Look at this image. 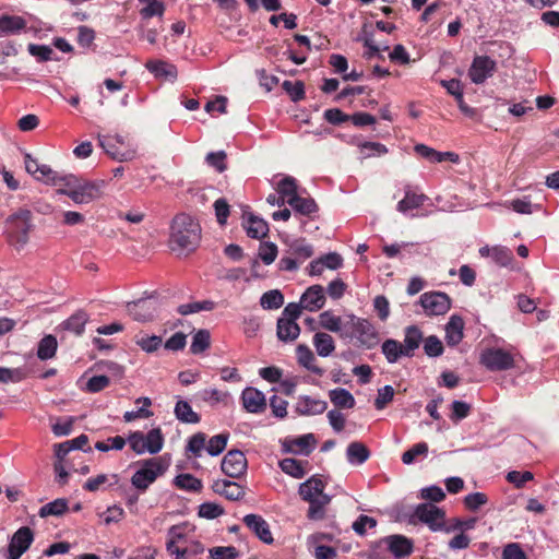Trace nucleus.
Here are the masks:
<instances>
[{
	"instance_id": "f257e3e1",
	"label": "nucleus",
	"mask_w": 559,
	"mask_h": 559,
	"mask_svg": "<svg viewBox=\"0 0 559 559\" xmlns=\"http://www.w3.org/2000/svg\"><path fill=\"white\" fill-rule=\"evenodd\" d=\"M201 241V226L191 215L180 213L170 225L168 246L178 255L193 252Z\"/></svg>"
},
{
	"instance_id": "f03ea898",
	"label": "nucleus",
	"mask_w": 559,
	"mask_h": 559,
	"mask_svg": "<svg viewBox=\"0 0 559 559\" xmlns=\"http://www.w3.org/2000/svg\"><path fill=\"white\" fill-rule=\"evenodd\" d=\"M344 328L341 340L345 343L365 350L373 349L380 344V332L369 319L346 313Z\"/></svg>"
},
{
	"instance_id": "7ed1b4c3",
	"label": "nucleus",
	"mask_w": 559,
	"mask_h": 559,
	"mask_svg": "<svg viewBox=\"0 0 559 559\" xmlns=\"http://www.w3.org/2000/svg\"><path fill=\"white\" fill-rule=\"evenodd\" d=\"M105 187V180H86L69 174L64 187L59 188L57 193L69 197L78 205H83L100 199Z\"/></svg>"
},
{
	"instance_id": "20e7f679",
	"label": "nucleus",
	"mask_w": 559,
	"mask_h": 559,
	"mask_svg": "<svg viewBox=\"0 0 559 559\" xmlns=\"http://www.w3.org/2000/svg\"><path fill=\"white\" fill-rule=\"evenodd\" d=\"M31 229L32 213L21 209L5 219L4 236L9 245L22 250L28 242Z\"/></svg>"
},
{
	"instance_id": "39448f33",
	"label": "nucleus",
	"mask_w": 559,
	"mask_h": 559,
	"mask_svg": "<svg viewBox=\"0 0 559 559\" xmlns=\"http://www.w3.org/2000/svg\"><path fill=\"white\" fill-rule=\"evenodd\" d=\"M383 546L397 559L405 558L413 552V542L409 538L403 535H390L371 546L368 559H384L380 551Z\"/></svg>"
},
{
	"instance_id": "423d86ee",
	"label": "nucleus",
	"mask_w": 559,
	"mask_h": 559,
	"mask_svg": "<svg viewBox=\"0 0 559 559\" xmlns=\"http://www.w3.org/2000/svg\"><path fill=\"white\" fill-rule=\"evenodd\" d=\"M139 465L140 468L131 477V484L134 488L144 492L158 476L164 474L166 466L160 457L140 461Z\"/></svg>"
},
{
	"instance_id": "0eeeda50",
	"label": "nucleus",
	"mask_w": 559,
	"mask_h": 559,
	"mask_svg": "<svg viewBox=\"0 0 559 559\" xmlns=\"http://www.w3.org/2000/svg\"><path fill=\"white\" fill-rule=\"evenodd\" d=\"M414 515L418 521L425 523L431 532H451V528L445 526V512L432 503H419L415 508Z\"/></svg>"
},
{
	"instance_id": "6e6552de",
	"label": "nucleus",
	"mask_w": 559,
	"mask_h": 559,
	"mask_svg": "<svg viewBox=\"0 0 559 559\" xmlns=\"http://www.w3.org/2000/svg\"><path fill=\"white\" fill-rule=\"evenodd\" d=\"M497 71V61L486 55H477L473 58L467 70L471 82L480 85L492 78Z\"/></svg>"
},
{
	"instance_id": "1a4fd4ad",
	"label": "nucleus",
	"mask_w": 559,
	"mask_h": 559,
	"mask_svg": "<svg viewBox=\"0 0 559 559\" xmlns=\"http://www.w3.org/2000/svg\"><path fill=\"white\" fill-rule=\"evenodd\" d=\"M419 304L428 317L443 316L452 306L451 298L443 292H427L419 297Z\"/></svg>"
},
{
	"instance_id": "9d476101",
	"label": "nucleus",
	"mask_w": 559,
	"mask_h": 559,
	"mask_svg": "<svg viewBox=\"0 0 559 559\" xmlns=\"http://www.w3.org/2000/svg\"><path fill=\"white\" fill-rule=\"evenodd\" d=\"M480 364L489 371H504L514 367V358L509 352L493 347L481 353Z\"/></svg>"
},
{
	"instance_id": "9b49d317",
	"label": "nucleus",
	"mask_w": 559,
	"mask_h": 559,
	"mask_svg": "<svg viewBox=\"0 0 559 559\" xmlns=\"http://www.w3.org/2000/svg\"><path fill=\"white\" fill-rule=\"evenodd\" d=\"M222 472L230 478L243 476L248 468V461L245 453L240 450L228 451L221 463Z\"/></svg>"
},
{
	"instance_id": "f8f14e48",
	"label": "nucleus",
	"mask_w": 559,
	"mask_h": 559,
	"mask_svg": "<svg viewBox=\"0 0 559 559\" xmlns=\"http://www.w3.org/2000/svg\"><path fill=\"white\" fill-rule=\"evenodd\" d=\"M33 542V531L28 526L20 527L9 542L7 559H20Z\"/></svg>"
},
{
	"instance_id": "ddd939ff",
	"label": "nucleus",
	"mask_w": 559,
	"mask_h": 559,
	"mask_svg": "<svg viewBox=\"0 0 559 559\" xmlns=\"http://www.w3.org/2000/svg\"><path fill=\"white\" fill-rule=\"evenodd\" d=\"M98 141L106 154H108L114 160L122 163L132 160L136 157V146L133 144H128L127 147L121 148L114 142L111 135H99Z\"/></svg>"
},
{
	"instance_id": "4468645a",
	"label": "nucleus",
	"mask_w": 559,
	"mask_h": 559,
	"mask_svg": "<svg viewBox=\"0 0 559 559\" xmlns=\"http://www.w3.org/2000/svg\"><path fill=\"white\" fill-rule=\"evenodd\" d=\"M317 440L313 433H306L297 438H285L282 442L283 451L295 455L308 456L316 448Z\"/></svg>"
},
{
	"instance_id": "2eb2a0df",
	"label": "nucleus",
	"mask_w": 559,
	"mask_h": 559,
	"mask_svg": "<svg viewBox=\"0 0 559 559\" xmlns=\"http://www.w3.org/2000/svg\"><path fill=\"white\" fill-rule=\"evenodd\" d=\"M128 312L139 322L152 321L157 312L156 301L152 298H142L128 304Z\"/></svg>"
},
{
	"instance_id": "dca6fc26",
	"label": "nucleus",
	"mask_w": 559,
	"mask_h": 559,
	"mask_svg": "<svg viewBox=\"0 0 559 559\" xmlns=\"http://www.w3.org/2000/svg\"><path fill=\"white\" fill-rule=\"evenodd\" d=\"M240 399L243 408L248 413L261 414L266 408V399L264 393L253 386H247L243 389Z\"/></svg>"
},
{
	"instance_id": "f3484780",
	"label": "nucleus",
	"mask_w": 559,
	"mask_h": 559,
	"mask_svg": "<svg viewBox=\"0 0 559 559\" xmlns=\"http://www.w3.org/2000/svg\"><path fill=\"white\" fill-rule=\"evenodd\" d=\"M246 526L264 544L274 542L269 523L259 514H247L243 518Z\"/></svg>"
},
{
	"instance_id": "a211bd4d",
	"label": "nucleus",
	"mask_w": 559,
	"mask_h": 559,
	"mask_svg": "<svg viewBox=\"0 0 559 559\" xmlns=\"http://www.w3.org/2000/svg\"><path fill=\"white\" fill-rule=\"evenodd\" d=\"M301 307L310 312L322 309L325 305L324 288L321 285L308 287L300 297Z\"/></svg>"
},
{
	"instance_id": "6ab92c4d",
	"label": "nucleus",
	"mask_w": 559,
	"mask_h": 559,
	"mask_svg": "<svg viewBox=\"0 0 559 559\" xmlns=\"http://www.w3.org/2000/svg\"><path fill=\"white\" fill-rule=\"evenodd\" d=\"M328 403L323 400L313 399L309 395H300L295 405V412L300 416H313L326 411Z\"/></svg>"
},
{
	"instance_id": "aec40b11",
	"label": "nucleus",
	"mask_w": 559,
	"mask_h": 559,
	"mask_svg": "<svg viewBox=\"0 0 559 559\" xmlns=\"http://www.w3.org/2000/svg\"><path fill=\"white\" fill-rule=\"evenodd\" d=\"M212 489L215 493L224 496L230 501H238L246 495L245 488L236 481L228 479H217L212 484Z\"/></svg>"
},
{
	"instance_id": "412c9836",
	"label": "nucleus",
	"mask_w": 559,
	"mask_h": 559,
	"mask_svg": "<svg viewBox=\"0 0 559 559\" xmlns=\"http://www.w3.org/2000/svg\"><path fill=\"white\" fill-rule=\"evenodd\" d=\"M145 68L154 74L156 79H165L175 82L178 76L177 67L163 60H148Z\"/></svg>"
},
{
	"instance_id": "4be33fe9",
	"label": "nucleus",
	"mask_w": 559,
	"mask_h": 559,
	"mask_svg": "<svg viewBox=\"0 0 559 559\" xmlns=\"http://www.w3.org/2000/svg\"><path fill=\"white\" fill-rule=\"evenodd\" d=\"M464 321L462 317L452 314L445 324V342L449 346L453 347L460 344L464 337Z\"/></svg>"
},
{
	"instance_id": "5701e85b",
	"label": "nucleus",
	"mask_w": 559,
	"mask_h": 559,
	"mask_svg": "<svg viewBox=\"0 0 559 559\" xmlns=\"http://www.w3.org/2000/svg\"><path fill=\"white\" fill-rule=\"evenodd\" d=\"M424 341V335L421 330L417 325H408L404 330V357L412 358L415 355V350L419 348L421 342Z\"/></svg>"
},
{
	"instance_id": "b1692460",
	"label": "nucleus",
	"mask_w": 559,
	"mask_h": 559,
	"mask_svg": "<svg viewBox=\"0 0 559 559\" xmlns=\"http://www.w3.org/2000/svg\"><path fill=\"white\" fill-rule=\"evenodd\" d=\"M346 323V314L335 316L331 310H325L319 314V324L322 329L336 333L342 337Z\"/></svg>"
},
{
	"instance_id": "393cba45",
	"label": "nucleus",
	"mask_w": 559,
	"mask_h": 559,
	"mask_svg": "<svg viewBox=\"0 0 559 559\" xmlns=\"http://www.w3.org/2000/svg\"><path fill=\"white\" fill-rule=\"evenodd\" d=\"M414 151L421 157L432 163H441L447 159L453 163H456L459 160L457 154L453 152H438L426 144H416Z\"/></svg>"
},
{
	"instance_id": "a878e982",
	"label": "nucleus",
	"mask_w": 559,
	"mask_h": 559,
	"mask_svg": "<svg viewBox=\"0 0 559 559\" xmlns=\"http://www.w3.org/2000/svg\"><path fill=\"white\" fill-rule=\"evenodd\" d=\"M371 453L362 442L353 441L347 445L346 459L350 465L359 466L368 461Z\"/></svg>"
},
{
	"instance_id": "bb28decb",
	"label": "nucleus",
	"mask_w": 559,
	"mask_h": 559,
	"mask_svg": "<svg viewBox=\"0 0 559 559\" xmlns=\"http://www.w3.org/2000/svg\"><path fill=\"white\" fill-rule=\"evenodd\" d=\"M297 361L300 366L311 371L317 376H323L324 370L318 367L316 362V357L312 350L306 344H299L296 348Z\"/></svg>"
},
{
	"instance_id": "cd10ccee",
	"label": "nucleus",
	"mask_w": 559,
	"mask_h": 559,
	"mask_svg": "<svg viewBox=\"0 0 559 559\" xmlns=\"http://www.w3.org/2000/svg\"><path fill=\"white\" fill-rule=\"evenodd\" d=\"M243 228L248 237L252 239H261L264 238L269 233L267 223L253 214H250L248 218L243 222Z\"/></svg>"
},
{
	"instance_id": "c85d7f7f",
	"label": "nucleus",
	"mask_w": 559,
	"mask_h": 559,
	"mask_svg": "<svg viewBox=\"0 0 559 559\" xmlns=\"http://www.w3.org/2000/svg\"><path fill=\"white\" fill-rule=\"evenodd\" d=\"M325 484L317 476H311L306 481L299 485L298 492L304 500H311L313 498L325 495Z\"/></svg>"
},
{
	"instance_id": "c756f323",
	"label": "nucleus",
	"mask_w": 559,
	"mask_h": 559,
	"mask_svg": "<svg viewBox=\"0 0 559 559\" xmlns=\"http://www.w3.org/2000/svg\"><path fill=\"white\" fill-rule=\"evenodd\" d=\"M288 205L293 209L295 214L311 217L317 214L319 206L314 199L302 198L299 194L296 198L288 200Z\"/></svg>"
},
{
	"instance_id": "7c9ffc66",
	"label": "nucleus",
	"mask_w": 559,
	"mask_h": 559,
	"mask_svg": "<svg viewBox=\"0 0 559 559\" xmlns=\"http://www.w3.org/2000/svg\"><path fill=\"white\" fill-rule=\"evenodd\" d=\"M88 320L90 316L86 311L78 310L61 323V328L74 333L75 335H82Z\"/></svg>"
},
{
	"instance_id": "2f4dec72",
	"label": "nucleus",
	"mask_w": 559,
	"mask_h": 559,
	"mask_svg": "<svg viewBox=\"0 0 559 559\" xmlns=\"http://www.w3.org/2000/svg\"><path fill=\"white\" fill-rule=\"evenodd\" d=\"M169 539L166 543V550L170 556H174L175 559H187L186 548H179L176 543L185 538V534L182 533L179 526H171L168 530Z\"/></svg>"
},
{
	"instance_id": "473e14b6",
	"label": "nucleus",
	"mask_w": 559,
	"mask_h": 559,
	"mask_svg": "<svg viewBox=\"0 0 559 559\" xmlns=\"http://www.w3.org/2000/svg\"><path fill=\"white\" fill-rule=\"evenodd\" d=\"M300 334V326L297 322L288 321L286 319L277 320L276 335L280 341L288 343L295 341Z\"/></svg>"
},
{
	"instance_id": "72a5a7b5",
	"label": "nucleus",
	"mask_w": 559,
	"mask_h": 559,
	"mask_svg": "<svg viewBox=\"0 0 559 559\" xmlns=\"http://www.w3.org/2000/svg\"><path fill=\"white\" fill-rule=\"evenodd\" d=\"M143 441L146 449V453L152 455L157 454L162 451L165 438L159 427L152 428L146 435L143 433Z\"/></svg>"
},
{
	"instance_id": "f704fd0d",
	"label": "nucleus",
	"mask_w": 559,
	"mask_h": 559,
	"mask_svg": "<svg viewBox=\"0 0 559 559\" xmlns=\"http://www.w3.org/2000/svg\"><path fill=\"white\" fill-rule=\"evenodd\" d=\"M312 343L320 357H329L335 350V342L329 333L317 332L313 335Z\"/></svg>"
},
{
	"instance_id": "c9c22d12",
	"label": "nucleus",
	"mask_w": 559,
	"mask_h": 559,
	"mask_svg": "<svg viewBox=\"0 0 559 559\" xmlns=\"http://www.w3.org/2000/svg\"><path fill=\"white\" fill-rule=\"evenodd\" d=\"M67 175L68 174H59L58 171L53 170L49 165L43 164L39 168V171L37 174V177L35 179L37 181H41L46 185L50 186H63L67 181Z\"/></svg>"
},
{
	"instance_id": "e433bc0d",
	"label": "nucleus",
	"mask_w": 559,
	"mask_h": 559,
	"mask_svg": "<svg viewBox=\"0 0 559 559\" xmlns=\"http://www.w3.org/2000/svg\"><path fill=\"white\" fill-rule=\"evenodd\" d=\"M67 175L68 174H59L58 171L53 170L49 165L43 164L39 168V171L37 174V177L35 179L37 181H41L46 185L50 186H63L67 181Z\"/></svg>"
},
{
	"instance_id": "4c0bfd02",
	"label": "nucleus",
	"mask_w": 559,
	"mask_h": 559,
	"mask_svg": "<svg viewBox=\"0 0 559 559\" xmlns=\"http://www.w3.org/2000/svg\"><path fill=\"white\" fill-rule=\"evenodd\" d=\"M381 353L389 364H396L400 358L404 357L405 350L401 342L388 338L381 345Z\"/></svg>"
},
{
	"instance_id": "58836bf2",
	"label": "nucleus",
	"mask_w": 559,
	"mask_h": 559,
	"mask_svg": "<svg viewBox=\"0 0 559 559\" xmlns=\"http://www.w3.org/2000/svg\"><path fill=\"white\" fill-rule=\"evenodd\" d=\"M306 465H308L307 461H299L292 457H286L278 462V466L283 473L297 479L306 475Z\"/></svg>"
},
{
	"instance_id": "ea45409f",
	"label": "nucleus",
	"mask_w": 559,
	"mask_h": 559,
	"mask_svg": "<svg viewBox=\"0 0 559 559\" xmlns=\"http://www.w3.org/2000/svg\"><path fill=\"white\" fill-rule=\"evenodd\" d=\"M174 413L176 418L183 424H198L201 420L200 415L183 400L177 401Z\"/></svg>"
},
{
	"instance_id": "a19ab883",
	"label": "nucleus",
	"mask_w": 559,
	"mask_h": 559,
	"mask_svg": "<svg viewBox=\"0 0 559 559\" xmlns=\"http://www.w3.org/2000/svg\"><path fill=\"white\" fill-rule=\"evenodd\" d=\"M426 200H428L427 195L406 190L404 198L397 203V210L401 213L406 214L411 210H415L424 205Z\"/></svg>"
},
{
	"instance_id": "79ce46f5",
	"label": "nucleus",
	"mask_w": 559,
	"mask_h": 559,
	"mask_svg": "<svg viewBox=\"0 0 559 559\" xmlns=\"http://www.w3.org/2000/svg\"><path fill=\"white\" fill-rule=\"evenodd\" d=\"M307 501L309 502L307 518L312 521H318L324 518L325 506L330 503L331 498L329 495H321L320 497Z\"/></svg>"
},
{
	"instance_id": "37998d69",
	"label": "nucleus",
	"mask_w": 559,
	"mask_h": 559,
	"mask_svg": "<svg viewBox=\"0 0 559 559\" xmlns=\"http://www.w3.org/2000/svg\"><path fill=\"white\" fill-rule=\"evenodd\" d=\"M288 253L296 259L305 261L313 254L312 246L304 238L293 239L287 242Z\"/></svg>"
},
{
	"instance_id": "c03bdc74",
	"label": "nucleus",
	"mask_w": 559,
	"mask_h": 559,
	"mask_svg": "<svg viewBox=\"0 0 559 559\" xmlns=\"http://www.w3.org/2000/svg\"><path fill=\"white\" fill-rule=\"evenodd\" d=\"M329 397H330V401L336 407L353 408L355 406V399H354L353 394L344 388H336V389L330 390Z\"/></svg>"
},
{
	"instance_id": "a18cd8bd",
	"label": "nucleus",
	"mask_w": 559,
	"mask_h": 559,
	"mask_svg": "<svg viewBox=\"0 0 559 559\" xmlns=\"http://www.w3.org/2000/svg\"><path fill=\"white\" fill-rule=\"evenodd\" d=\"M136 404H142L141 407H139L135 411H127L123 414V420L126 423H131L138 418H150L153 416V412L148 409V407L152 405V401L147 396H142L136 399Z\"/></svg>"
},
{
	"instance_id": "49530a36",
	"label": "nucleus",
	"mask_w": 559,
	"mask_h": 559,
	"mask_svg": "<svg viewBox=\"0 0 559 559\" xmlns=\"http://www.w3.org/2000/svg\"><path fill=\"white\" fill-rule=\"evenodd\" d=\"M26 21L17 15H2L0 17V32L4 34H16L24 29Z\"/></svg>"
},
{
	"instance_id": "de8ad7c7",
	"label": "nucleus",
	"mask_w": 559,
	"mask_h": 559,
	"mask_svg": "<svg viewBox=\"0 0 559 559\" xmlns=\"http://www.w3.org/2000/svg\"><path fill=\"white\" fill-rule=\"evenodd\" d=\"M68 500L66 498H58L44 504L39 509L38 515L40 518H47L50 515L61 516L68 511Z\"/></svg>"
},
{
	"instance_id": "09e8293b",
	"label": "nucleus",
	"mask_w": 559,
	"mask_h": 559,
	"mask_svg": "<svg viewBox=\"0 0 559 559\" xmlns=\"http://www.w3.org/2000/svg\"><path fill=\"white\" fill-rule=\"evenodd\" d=\"M58 347L57 338L53 335L43 337L37 347V357L40 360H48L56 355Z\"/></svg>"
},
{
	"instance_id": "8fccbe9b",
	"label": "nucleus",
	"mask_w": 559,
	"mask_h": 559,
	"mask_svg": "<svg viewBox=\"0 0 559 559\" xmlns=\"http://www.w3.org/2000/svg\"><path fill=\"white\" fill-rule=\"evenodd\" d=\"M278 194H282L287 201L296 198L298 193L297 180L292 176H284L276 185L275 188Z\"/></svg>"
},
{
	"instance_id": "3c124183",
	"label": "nucleus",
	"mask_w": 559,
	"mask_h": 559,
	"mask_svg": "<svg viewBox=\"0 0 559 559\" xmlns=\"http://www.w3.org/2000/svg\"><path fill=\"white\" fill-rule=\"evenodd\" d=\"M211 345V334L207 330L201 329L192 336L190 352L193 355H199L205 352Z\"/></svg>"
},
{
	"instance_id": "603ef678",
	"label": "nucleus",
	"mask_w": 559,
	"mask_h": 559,
	"mask_svg": "<svg viewBox=\"0 0 559 559\" xmlns=\"http://www.w3.org/2000/svg\"><path fill=\"white\" fill-rule=\"evenodd\" d=\"M174 483L178 488L191 492H199L203 487L202 481L191 474H179Z\"/></svg>"
},
{
	"instance_id": "864d4df0",
	"label": "nucleus",
	"mask_w": 559,
	"mask_h": 559,
	"mask_svg": "<svg viewBox=\"0 0 559 559\" xmlns=\"http://www.w3.org/2000/svg\"><path fill=\"white\" fill-rule=\"evenodd\" d=\"M284 304V296L278 289H271L265 292L260 298V305L263 309L274 310L278 309Z\"/></svg>"
},
{
	"instance_id": "5fc2aeb1",
	"label": "nucleus",
	"mask_w": 559,
	"mask_h": 559,
	"mask_svg": "<svg viewBox=\"0 0 559 559\" xmlns=\"http://www.w3.org/2000/svg\"><path fill=\"white\" fill-rule=\"evenodd\" d=\"M165 11H166V5L160 0L157 2H153V3L143 5L139 11V15H140L141 22H146V21L151 20L152 17L162 19L164 16Z\"/></svg>"
},
{
	"instance_id": "6e6d98bb",
	"label": "nucleus",
	"mask_w": 559,
	"mask_h": 559,
	"mask_svg": "<svg viewBox=\"0 0 559 559\" xmlns=\"http://www.w3.org/2000/svg\"><path fill=\"white\" fill-rule=\"evenodd\" d=\"M214 308L215 302L213 300H201L180 305L178 312L182 316H188L200 311H212Z\"/></svg>"
},
{
	"instance_id": "4d7b16f0",
	"label": "nucleus",
	"mask_w": 559,
	"mask_h": 559,
	"mask_svg": "<svg viewBox=\"0 0 559 559\" xmlns=\"http://www.w3.org/2000/svg\"><path fill=\"white\" fill-rule=\"evenodd\" d=\"M228 439H229V433H227V432H223V433L213 436L206 444V448H205L206 452L211 456L219 455L225 450Z\"/></svg>"
},
{
	"instance_id": "13d9d810",
	"label": "nucleus",
	"mask_w": 559,
	"mask_h": 559,
	"mask_svg": "<svg viewBox=\"0 0 559 559\" xmlns=\"http://www.w3.org/2000/svg\"><path fill=\"white\" fill-rule=\"evenodd\" d=\"M27 373L23 368L0 367L1 383H19L26 378Z\"/></svg>"
},
{
	"instance_id": "bf43d9fd",
	"label": "nucleus",
	"mask_w": 559,
	"mask_h": 559,
	"mask_svg": "<svg viewBox=\"0 0 559 559\" xmlns=\"http://www.w3.org/2000/svg\"><path fill=\"white\" fill-rule=\"evenodd\" d=\"M428 449L429 448L426 442H418L402 454V462L405 465H411L418 456H426L428 454Z\"/></svg>"
},
{
	"instance_id": "052dcab7",
	"label": "nucleus",
	"mask_w": 559,
	"mask_h": 559,
	"mask_svg": "<svg viewBox=\"0 0 559 559\" xmlns=\"http://www.w3.org/2000/svg\"><path fill=\"white\" fill-rule=\"evenodd\" d=\"M135 343L143 352L151 354L162 346L163 340L158 335H144L136 337Z\"/></svg>"
},
{
	"instance_id": "680f3d73",
	"label": "nucleus",
	"mask_w": 559,
	"mask_h": 559,
	"mask_svg": "<svg viewBox=\"0 0 559 559\" xmlns=\"http://www.w3.org/2000/svg\"><path fill=\"white\" fill-rule=\"evenodd\" d=\"M225 513L222 506L215 502H203L199 506L198 515L203 519L214 520Z\"/></svg>"
},
{
	"instance_id": "e2e57ef3",
	"label": "nucleus",
	"mask_w": 559,
	"mask_h": 559,
	"mask_svg": "<svg viewBox=\"0 0 559 559\" xmlns=\"http://www.w3.org/2000/svg\"><path fill=\"white\" fill-rule=\"evenodd\" d=\"M424 352L428 357H439L443 354V344L436 335H429L424 341Z\"/></svg>"
},
{
	"instance_id": "0e129e2a",
	"label": "nucleus",
	"mask_w": 559,
	"mask_h": 559,
	"mask_svg": "<svg viewBox=\"0 0 559 559\" xmlns=\"http://www.w3.org/2000/svg\"><path fill=\"white\" fill-rule=\"evenodd\" d=\"M211 559H237L239 551L235 546H217L209 549Z\"/></svg>"
},
{
	"instance_id": "69168bd1",
	"label": "nucleus",
	"mask_w": 559,
	"mask_h": 559,
	"mask_svg": "<svg viewBox=\"0 0 559 559\" xmlns=\"http://www.w3.org/2000/svg\"><path fill=\"white\" fill-rule=\"evenodd\" d=\"M206 435L204 432H197L188 440L187 451L191 452L195 457H200L202 451L206 448Z\"/></svg>"
},
{
	"instance_id": "338daca9",
	"label": "nucleus",
	"mask_w": 559,
	"mask_h": 559,
	"mask_svg": "<svg viewBox=\"0 0 559 559\" xmlns=\"http://www.w3.org/2000/svg\"><path fill=\"white\" fill-rule=\"evenodd\" d=\"M471 409H472V406L468 403L463 402V401L454 400L451 403V411L452 412H451V415H450V419L453 423H459V421L463 420L464 418H466L469 415Z\"/></svg>"
},
{
	"instance_id": "774afa93",
	"label": "nucleus",
	"mask_w": 559,
	"mask_h": 559,
	"mask_svg": "<svg viewBox=\"0 0 559 559\" xmlns=\"http://www.w3.org/2000/svg\"><path fill=\"white\" fill-rule=\"evenodd\" d=\"M283 88L295 103L305 98V85L301 81H284Z\"/></svg>"
}]
</instances>
